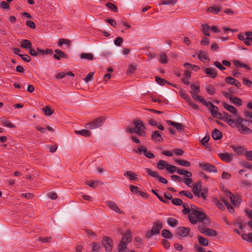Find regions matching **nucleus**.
Here are the masks:
<instances>
[{"instance_id":"nucleus-1","label":"nucleus","mask_w":252,"mask_h":252,"mask_svg":"<svg viewBox=\"0 0 252 252\" xmlns=\"http://www.w3.org/2000/svg\"><path fill=\"white\" fill-rule=\"evenodd\" d=\"M189 222L192 224H195L197 222H202L204 223H209L208 219L205 213L200 211L191 212L188 215Z\"/></svg>"},{"instance_id":"nucleus-2","label":"nucleus","mask_w":252,"mask_h":252,"mask_svg":"<svg viewBox=\"0 0 252 252\" xmlns=\"http://www.w3.org/2000/svg\"><path fill=\"white\" fill-rule=\"evenodd\" d=\"M132 240V235L130 231H127L125 233L122 237V239L119 244V252H126L128 244Z\"/></svg>"},{"instance_id":"nucleus-3","label":"nucleus","mask_w":252,"mask_h":252,"mask_svg":"<svg viewBox=\"0 0 252 252\" xmlns=\"http://www.w3.org/2000/svg\"><path fill=\"white\" fill-rule=\"evenodd\" d=\"M106 120V117L104 116L99 117L94 121L87 123L85 127L86 128L93 129L100 127L103 124L104 122Z\"/></svg>"},{"instance_id":"nucleus-4","label":"nucleus","mask_w":252,"mask_h":252,"mask_svg":"<svg viewBox=\"0 0 252 252\" xmlns=\"http://www.w3.org/2000/svg\"><path fill=\"white\" fill-rule=\"evenodd\" d=\"M162 224L159 220L156 221L153 226H152V229L150 231L147 232L146 236L148 238H151L152 235L158 234L159 233L160 230L162 228Z\"/></svg>"},{"instance_id":"nucleus-5","label":"nucleus","mask_w":252,"mask_h":252,"mask_svg":"<svg viewBox=\"0 0 252 252\" xmlns=\"http://www.w3.org/2000/svg\"><path fill=\"white\" fill-rule=\"evenodd\" d=\"M134 125L135 126V129L136 130V133L138 135L142 136H146V132L145 129L146 128L143 123L140 121H135L134 122Z\"/></svg>"},{"instance_id":"nucleus-6","label":"nucleus","mask_w":252,"mask_h":252,"mask_svg":"<svg viewBox=\"0 0 252 252\" xmlns=\"http://www.w3.org/2000/svg\"><path fill=\"white\" fill-rule=\"evenodd\" d=\"M199 166L202 170L209 172L217 173L218 171L217 167L209 163H201Z\"/></svg>"},{"instance_id":"nucleus-7","label":"nucleus","mask_w":252,"mask_h":252,"mask_svg":"<svg viewBox=\"0 0 252 252\" xmlns=\"http://www.w3.org/2000/svg\"><path fill=\"white\" fill-rule=\"evenodd\" d=\"M134 151L138 154H141L143 153L145 156L149 158H154L155 157V155L153 153L147 151V148L144 146L140 145Z\"/></svg>"},{"instance_id":"nucleus-8","label":"nucleus","mask_w":252,"mask_h":252,"mask_svg":"<svg viewBox=\"0 0 252 252\" xmlns=\"http://www.w3.org/2000/svg\"><path fill=\"white\" fill-rule=\"evenodd\" d=\"M102 244L105 248L107 252H111L112 250L113 241L108 237H105L102 240Z\"/></svg>"},{"instance_id":"nucleus-9","label":"nucleus","mask_w":252,"mask_h":252,"mask_svg":"<svg viewBox=\"0 0 252 252\" xmlns=\"http://www.w3.org/2000/svg\"><path fill=\"white\" fill-rule=\"evenodd\" d=\"M226 195L230 198L231 203L235 205H238L240 204L239 196L238 195H233L229 191L226 192Z\"/></svg>"},{"instance_id":"nucleus-10","label":"nucleus","mask_w":252,"mask_h":252,"mask_svg":"<svg viewBox=\"0 0 252 252\" xmlns=\"http://www.w3.org/2000/svg\"><path fill=\"white\" fill-rule=\"evenodd\" d=\"M204 72L208 77L211 78H215L218 75L217 70L214 68L206 67L204 69Z\"/></svg>"},{"instance_id":"nucleus-11","label":"nucleus","mask_w":252,"mask_h":252,"mask_svg":"<svg viewBox=\"0 0 252 252\" xmlns=\"http://www.w3.org/2000/svg\"><path fill=\"white\" fill-rule=\"evenodd\" d=\"M205 106L207 107L213 117H217L218 107L213 105L211 102H207V104Z\"/></svg>"},{"instance_id":"nucleus-12","label":"nucleus","mask_w":252,"mask_h":252,"mask_svg":"<svg viewBox=\"0 0 252 252\" xmlns=\"http://www.w3.org/2000/svg\"><path fill=\"white\" fill-rule=\"evenodd\" d=\"M225 82L231 85L235 86L238 88H240L241 86V83L237 80L232 77H227L224 79Z\"/></svg>"},{"instance_id":"nucleus-13","label":"nucleus","mask_w":252,"mask_h":252,"mask_svg":"<svg viewBox=\"0 0 252 252\" xmlns=\"http://www.w3.org/2000/svg\"><path fill=\"white\" fill-rule=\"evenodd\" d=\"M55 54L53 55V58L56 60H60L61 58L67 59L68 56L60 49H57L55 50Z\"/></svg>"},{"instance_id":"nucleus-14","label":"nucleus","mask_w":252,"mask_h":252,"mask_svg":"<svg viewBox=\"0 0 252 252\" xmlns=\"http://www.w3.org/2000/svg\"><path fill=\"white\" fill-rule=\"evenodd\" d=\"M106 204L112 210L121 214H123L124 213L123 211L121 210L116 204L112 201H106Z\"/></svg>"},{"instance_id":"nucleus-15","label":"nucleus","mask_w":252,"mask_h":252,"mask_svg":"<svg viewBox=\"0 0 252 252\" xmlns=\"http://www.w3.org/2000/svg\"><path fill=\"white\" fill-rule=\"evenodd\" d=\"M190 232V228L184 226L178 228V234L182 237H187Z\"/></svg>"},{"instance_id":"nucleus-16","label":"nucleus","mask_w":252,"mask_h":252,"mask_svg":"<svg viewBox=\"0 0 252 252\" xmlns=\"http://www.w3.org/2000/svg\"><path fill=\"white\" fill-rule=\"evenodd\" d=\"M235 127L237 128L240 133L243 134H248L252 133V130L247 126H244L243 124L239 125Z\"/></svg>"},{"instance_id":"nucleus-17","label":"nucleus","mask_w":252,"mask_h":252,"mask_svg":"<svg viewBox=\"0 0 252 252\" xmlns=\"http://www.w3.org/2000/svg\"><path fill=\"white\" fill-rule=\"evenodd\" d=\"M218 156L221 160L226 162H230L233 159L232 155L228 153H220Z\"/></svg>"},{"instance_id":"nucleus-18","label":"nucleus","mask_w":252,"mask_h":252,"mask_svg":"<svg viewBox=\"0 0 252 252\" xmlns=\"http://www.w3.org/2000/svg\"><path fill=\"white\" fill-rule=\"evenodd\" d=\"M124 176L128 178L131 181H138L137 175L131 171H127L124 174Z\"/></svg>"},{"instance_id":"nucleus-19","label":"nucleus","mask_w":252,"mask_h":252,"mask_svg":"<svg viewBox=\"0 0 252 252\" xmlns=\"http://www.w3.org/2000/svg\"><path fill=\"white\" fill-rule=\"evenodd\" d=\"M231 148L233 151L239 156L242 155L245 152V149L240 146H231Z\"/></svg>"},{"instance_id":"nucleus-20","label":"nucleus","mask_w":252,"mask_h":252,"mask_svg":"<svg viewBox=\"0 0 252 252\" xmlns=\"http://www.w3.org/2000/svg\"><path fill=\"white\" fill-rule=\"evenodd\" d=\"M152 139L156 142L162 141L161 132L158 130L155 131L152 134Z\"/></svg>"},{"instance_id":"nucleus-21","label":"nucleus","mask_w":252,"mask_h":252,"mask_svg":"<svg viewBox=\"0 0 252 252\" xmlns=\"http://www.w3.org/2000/svg\"><path fill=\"white\" fill-rule=\"evenodd\" d=\"M212 136L214 140H220L222 138V134L220 130L215 128L212 132Z\"/></svg>"},{"instance_id":"nucleus-22","label":"nucleus","mask_w":252,"mask_h":252,"mask_svg":"<svg viewBox=\"0 0 252 252\" xmlns=\"http://www.w3.org/2000/svg\"><path fill=\"white\" fill-rule=\"evenodd\" d=\"M221 7L220 5L217 6H210L207 9V11L213 13L214 14H217L221 10Z\"/></svg>"},{"instance_id":"nucleus-23","label":"nucleus","mask_w":252,"mask_h":252,"mask_svg":"<svg viewBox=\"0 0 252 252\" xmlns=\"http://www.w3.org/2000/svg\"><path fill=\"white\" fill-rule=\"evenodd\" d=\"M167 123L168 125L172 126L179 131H181L184 129V126L180 123L173 122L170 120L167 121Z\"/></svg>"},{"instance_id":"nucleus-24","label":"nucleus","mask_w":252,"mask_h":252,"mask_svg":"<svg viewBox=\"0 0 252 252\" xmlns=\"http://www.w3.org/2000/svg\"><path fill=\"white\" fill-rule=\"evenodd\" d=\"M86 184L89 186L90 187L93 188H95L96 186L99 185H103V183L100 181V180H98V181H87L86 182H85Z\"/></svg>"},{"instance_id":"nucleus-25","label":"nucleus","mask_w":252,"mask_h":252,"mask_svg":"<svg viewBox=\"0 0 252 252\" xmlns=\"http://www.w3.org/2000/svg\"><path fill=\"white\" fill-rule=\"evenodd\" d=\"M237 117V119L234 120V124H233V126H231V127L235 128L239 125L243 124L244 122H247V121L243 118H241V117L239 116H236Z\"/></svg>"},{"instance_id":"nucleus-26","label":"nucleus","mask_w":252,"mask_h":252,"mask_svg":"<svg viewBox=\"0 0 252 252\" xmlns=\"http://www.w3.org/2000/svg\"><path fill=\"white\" fill-rule=\"evenodd\" d=\"M32 42L28 39H24L21 43V47L24 49H28V50L32 47Z\"/></svg>"},{"instance_id":"nucleus-27","label":"nucleus","mask_w":252,"mask_h":252,"mask_svg":"<svg viewBox=\"0 0 252 252\" xmlns=\"http://www.w3.org/2000/svg\"><path fill=\"white\" fill-rule=\"evenodd\" d=\"M223 114L224 115L223 118L224 120L231 126H233V124H234V120L231 118V116L228 114L226 112H223Z\"/></svg>"},{"instance_id":"nucleus-28","label":"nucleus","mask_w":252,"mask_h":252,"mask_svg":"<svg viewBox=\"0 0 252 252\" xmlns=\"http://www.w3.org/2000/svg\"><path fill=\"white\" fill-rule=\"evenodd\" d=\"M75 133L80 134L85 137H89L91 135V132L87 129H82L81 130H75Z\"/></svg>"},{"instance_id":"nucleus-29","label":"nucleus","mask_w":252,"mask_h":252,"mask_svg":"<svg viewBox=\"0 0 252 252\" xmlns=\"http://www.w3.org/2000/svg\"><path fill=\"white\" fill-rule=\"evenodd\" d=\"M80 57L81 59H86L89 61H92L94 59V55L90 53H83L80 54Z\"/></svg>"},{"instance_id":"nucleus-30","label":"nucleus","mask_w":252,"mask_h":252,"mask_svg":"<svg viewBox=\"0 0 252 252\" xmlns=\"http://www.w3.org/2000/svg\"><path fill=\"white\" fill-rule=\"evenodd\" d=\"M176 172L180 174V175H184L187 177H191L192 175L191 172L182 169H179L177 168V169L176 170Z\"/></svg>"},{"instance_id":"nucleus-31","label":"nucleus","mask_w":252,"mask_h":252,"mask_svg":"<svg viewBox=\"0 0 252 252\" xmlns=\"http://www.w3.org/2000/svg\"><path fill=\"white\" fill-rule=\"evenodd\" d=\"M198 94H191L192 98L194 100H198L201 103H202L203 105H206L207 104V101L204 99L202 98L200 96L197 95Z\"/></svg>"},{"instance_id":"nucleus-32","label":"nucleus","mask_w":252,"mask_h":252,"mask_svg":"<svg viewBox=\"0 0 252 252\" xmlns=\"http://www.w3.org/2000/svg\"><path fill=\"white\" fill-rule=\"evenodd\" d=\"M0 122L1 124L4 126L8 127L10 128H16V126L8 120L5 119H1Z\"/></svg>"},{"instance_id":"nucleus-33","label":"nucleus","mask_w":252,"mask_h":252,"mask_svg":"<svg viewBox=\"0 0 252 252\" xmlns=\"http://www.w3.org/2000/svg\"><path fill=\"white\" fill-rule=\"evenodd\" d=\"M223 106L225 109L231 113L235 114H237V110L233 106L225 103L223 104Z\"/></svg>"},{"instance_id":"nucleus-34","label":"nucleus","mask_w":252,"mask_h":252,"mask_svg":"<svg viewBox=\"0 0 252 252\" xmlns=\"http://www.w3.org/2000/svg\"><path fill=\"white\" fill-rule=\"evenodd\" d=\"M167 223L171 226L174 227L178 225V221L173 218H169L167 219Z\"/></svg>"},{"instance_id":"nucleus-35","label":"nucleus","mask_w":252,"mask_h":252,"mask_svg":"<svg viewBox=\"0 0 252 252\" xmlns=\"http://www.w3.org/2000/svg\"><path fill=\"white\" fill-rule=\"evenodd\" d=\"M156 81L157 82V83H158V84H159L160 85H164L166 83H168L169 85H171L174 87H176L175 85L172 84L168 82L164 79H162L159 77H157V76L156 77Z\"/></svg>"},{"instance_id":"nucleus-36","label":"nucleus","mask_w":252,"mask_h":252,"mask_svg":"<svg viewBox=\"0 0 252 252\" xmlns=\"http://www.w3.org/2000/svg\"><path fill=\"white\" fill-rule=\"evenodd\" d=\"M241 237L247 242L252 243V232H250L248 234H242Z\"/></svg>"},{"instance_id":"nucleus-37","label":"nucleus","mask_w":252,"mask_h":252,"mask_svg":"<svg viewBox=\"0 0 252 252\" xmlns=\"http://www.w3.org/2000/svg\"><path fill=\"white\" fill-rule=\"evenodd\" d=\"M167 165L168 163L166 161L161 159L158 162L157 167L159 169L162 170L164 168L166 169V166Z\"/></svg>"},{"instance_id":"nucleus-38","label":"nucleus","mask_w":252,"mask_h":252,"mask_svg":"<svg viewBox=\"0 0 252 252\" xmlns=\"http://www.w3.org/2000/svg\"><path fill=\"white\" fill-rule=\"evenodd\" d=\"M92 247V250L93 252H98L100 248V245L99 243L96 242H93L90 244Z\"/></svg>"},{"instance_id":"nucleus-39","label":"nucleus","mask_w":252,"mask_h":252,"mask_svg":"<svg viewBox=\"0 0 252 252\" xmlns=\"http://www.w3.org/2000/svg\"><path fill=\"white\" fill-rule=\"evenodd\" d=\"M197 238L198 239V241L199 244L203 246H207L208 245V241L206 238L202 237L200 235L197 236Z\"/></svg>"},{"instance_id":"nucleus-40","label":"nucleus","mask_w":252,"mask_h":252,"mask_svg":"<svg viewBox=\"0 0 252 252\" xmlns=\"http://www.w3.org/2000/svg\"><path fill=\"white\" fill-rule=\"evenodd\" d=\"M210 30V27L207 24H204L202 25V32L203 34L206 36H210L209 31Z\"/></svg>"},{"instance_id":"nucleus-41","label":"nucleus","mask_w":252,"mask_h":252,"mask_svg":"<svg viewBox=\"0 0 252 252\" xmlns=\"http://www.w3.org/2000/svg\"><path fill=\"white\" fill-rule=\"evenodd\" d=\"M175 162L180 165L184 166L186 167H189L190 165V163L189 161L186 160L177 159L175 160Z\"/></svg>"},{"instance_id":"nucleus-42","label":"nucleus","mask_w":252,"mask_h":252,"mask_svg":"<svg viewBox=\"0 0 252 252\" xmlns=\"http://www.w3.org/2000/svg\"><path fill=\"white\" fill-rule=\"evenodd\" d=\"M162 236L166 239H171L172 234L167 229H163L161 233Z\"/></svg>"},{"instance_id":"nucleus-43","label":"nucleus","mask_w":252,"mask_h":252,"mask_svg":"<svg viewBox=\"0 0 252 252\" xmlns=\"http://www.w3.org/2000/svg\"><path fill=\"white\" fill-rule=\"evenodd\" d=\"M205 234L209 236L215 237L218 235V232L216 230L208 228Z\"/></svg>"},{"instance_id":"nucleus-44","label":"nucleus","mask_w":252,"mask_h":252,"mask_svg":"<svg viewBox=\"0 0 252 252\" xmlns=\"http://www.w3.org/2000/svg\"><path fill=\"white\" fill-rule=\"evenodd\" d=\"M190 87L191 89V91L190 92L191 94L199 93V86H195L194 84H191Z\"/></svg>"},{"instance_id":"nucleus-45","label":"nucleus","mask_w":252,"mask_h":252,"mask_svg":"<svg viewBox=\"0 0 252 252\" xmlns=\"http://www.w3.org/2000/svg\"><path fill=\"white\" fill-rule=\"evenodd\" d=\"M198 58L201 61L209 60L207 54L204 51H200L198 54Z\"/></svg>"},{"instance_id":"nucleus-46","label":"nucleus","mask_w":252,"mask_h":252,"mask_svg":"<svg viewBox=\"0 0 252 252\" xmlns=\"http://www.w3.org/2000/svg\"><path fill=\"white\" fill-rule=\"evenodd\" d=\"M42 111L44 112V114L46 116H50L52 115L54 112V110L50 108V107L48 106L43 107L42 108Z\"/></svg>"},{"instance_id":"nucleus-47","label":"nucleus","mask_w":252,"mask_h":252,"mask_svg":"<svg viewBox=\"0 0 252 252\" xmlns=\"http://www.w3.org/2000/svg\"><path fill=\"white\" fill-rule=\"evenodd\" d=\"M233 224L235 226H238L239 227L240 229H241V230H243V229H244L245 227V225H244L243 224V223L241 222V221L239 220V219H237L234 222H233Z\"/></svg>"},{"instance_id":"nucleus-48","label":"nucleus","mask_w":252,"mask_h":252,"mask_svg":"<svg viewBox=\"0 0 252 252\" xmlns=\"http://www.w3.org/2000/svg\"><path fill=\"white\" fill-rule=\"evenodd\" d=\"M182 206L183 207L184 209L182 210L183 214L186 215L189 214L190 213V209L189 208V205L188 204L186 203H183V204H182Z\"/></svg>"},{"instance_id":"nucleus-49","label":"nucleus","mask_w":252,"mask_h":252,"mask_svg":"<svg viewBox=\"0 0 252 252\" xmlns=\"http://www.w3.org/2000/svg\"><path fill=\"white\" fill-rule=\"evenodd\" d=\"M159 62L162 64H165V63H167L168 60H167L166 56L164 53H161L160 54V57H159Z\"/></svg>"},{"instance_id":"nucleus-50","label":"nucleus","mask_w":252,"mask_h":252,"mask_svg":"<svg viewBox=\"0 0 252 252\" xmlns=\"http://www.w3.org/2000/svg\"><path fill=\"white\" fill-rule=\"evenodd\" d=\"M145 170H146L147 174L152 177L157 178L158 176L159 175L157 172L153 171L150 168H146Z\"/></svg>"},{"instance_id":"nucleus-51","label":"nucleus","mask_w":252,"mask_h":252,"mask_svg":"<svg viewBox=\"0 0 252 252\" xmlns=\"http://www.w3.org/2000/svg\"><path fill=\"white\" fill-rule=\"evenodd\" d=\"M206 91L210 95H213L216 92L215 88L210 85L206 86Z\"/></svg>"},{"instance_id":"nucleus-52","label":"nucleus","mask_w":252,"mask_h":252,"mask_svg":"<svg viewBox=\"0 0 252 252\" xmlns=\"http://www.w3.org/2000/svg\"><path fill=\"white\" fill-rule=\"evenodd\" d=\"M152 192L157 196V197L159 199V200L160 201L162 202L165 204L169 203V201H167V200H165L162 196H160L155 190L152 189Z\"/></svg>"},{"instance_id":"nucleus-53","label":"nucleus","mask_w":252,"mask_h":252,"mask_svg":"<svg viewBox=\"0 0 252 252\" xmlns=\"http://www.w3.org/2000/svg\"><path fill=\"white\" fill-rule=\"evenodd\" d=\"M177 167L174 165L168 164L166 166V170L171 174L176 172Z\"/></svg>"},{"instance_id":"nucleus-54","label":"nucleus","mask_w":252,"mask_h":252,"mask_svg":"<svg viewBox=\"0 0 252 252\" xmlns=\"http://www.w3.org/2000/svg\"><path fill=\"white\" fill-rule=\"evenodd\" d=\"M202 188V182L201 181H198L195 183L192 189V190L201 191Z\"/></svg>"},{"instance_id":"nucleus-55","label":"nucleus","mask_w":252,"mask_h":252,"mask_svg":"<svg viewBox=\"0 0 252 252\" xmlns=\"http://www.w3.org/2000/svg\"><path fill=\"white\" fill-rule=\"evenodd\" d=\"M177 0H161L160 4L164 5L175 4Z\"/></svg>"},{"instance_id":"nucleus-56","label":"nucleus","mask_w":252,"mask_h":252,"mask_svg":"<svg viewBox=\"0 0 252 252\" xmlns=\"http://www.w3.org/2000/svg\"><path fill=\"white\" fill-rule=\"evenodd\" d=\"M64 44H65L68 46H69L70 45V41L68 39H64V38H61L59 40L58 44L59 46H61Z\"/></svg>"},{"instance_id":"nucleus-57","label":"nucleus","mask_w":252,"mask_h":252,"mask_svg":"<svg viewBox=\"0 0 252 252\" xmlns=\"http://www.w3.org/2000/svg\"><path fill=\"white\" fill-rule=\"evenodd\" d=\"M179 193L181 195H183L186 196L189 199H192L193 197L192 193L189 191L182 190L179 192Z\"/></svg>"},{"instance_id":"nucleus-58","label":"nucleus","mask_w":252,"mask_h":252,"mask_svg":"<svg viewBox=\"0 0 252 252\" xmlns=\"http://www.w3.org/2000/svg\"><path fill=\"white\" fill-rule=\"evenodd\" d=\"M230 101L238 106H240L242 105V100L238 97H232V100Z\"/></svg>"},{"instance_id":"nucleus-59","label":"nucleus","mask_w":252,"mask_h":252,"mask_svg":"<svg viewBox=\"0 0 252 252\" xmlns=\"http://www.w3.org/2000/svg\"><path fill=\"white\" fill-rule=\"evenodd\" d=\"M172 204L176 206H181L183 203V201L180 198H175L171 200Z\"/></svg>"},{"instance_id":"nucleus-60","label":"nucleus","mask_w":252,"mask_h":252,"mask_svg":"<svg viewBox=\"0 0 252 252\" xmlns=\"http://www.w3.org/2000/svg\"><path fill=\"white\" fill-rule=\"evenodd\" d=\"M106 6L113 11L116 12L118 11L117 7L112 3L108 2L106 4Z\"/></svg>"},{"instance_id":"nucleus-61","label":"nucleus","mask_w":252,"mask_h":252,"mask_svg":"<svg viewBox=\"0 0 252 252\" xmlns=\"http://www.w3.org/2000/svg\"><path fill=\"white\" fill-rule=\"evenodd\" d=\"M180 94L181 96V97L184 99L185 100H186L187 101V102L188 103L190 100H191V98L189 96V95L184 92L183 91H180Z\"/></svg>"},{"instance_id":"nucleus-62","label":"nucleus","mask_w":252,"mask_h":252,"mask_svg":"<svg viewBox=\"0 0 252 252\" xmlns=\"http://www.w3.org/2000/svg\"><path fill=\"white\" fill-rule=\"evenodd\" d=\"M0 8L3 9H8L9 8V4L8 2L2 1L0 2Z\"/></svg>"},{"instance_id":"nucleus-63","label":"nucleus","mask_w":252,"mask_h":252,"mask_svg":"<svg viewBox=\"0 0 252 252\" xmlns=\"http://www.w3.org/2000/svg\"><path fill=\"white\" fill-rule=\"evenodd\" d=\"M18 56L21 57L22 59L27 63H29L31 61V57L27 55L18 54Z\"/></svg>"},{"instance_id":"nucleus-64","label":"nucleus","mask_w":252,"mask_h":252,"mask_svg":"<svg viewBox=\"0 0 252 252\" xmlns=\"http://www.w3.org/2000/svg\"><path fill=\"white\" fill-rule=\"evenodd\" d=\"M142 241V239L139 237H136L134 240L135 245L137 248H140L141 247Z\"/></svg>"}]
</instances>
